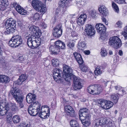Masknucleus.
<instances>
[{"instance_id": "49530a36", "label": "nucleus", "mask_w": 127, "mask_h": 127, "mask_svg": "<svg viewBox=\"0 0 127 127\" xmlns=\"http://www.w3.org/2000/svg\"><path fill=\"white\" fill-rule=\"evenodd\" d=\"M73 109L72 108L70 105L66 106L64 107V110L65 113L66 112H67L68 111H69L70 110H71Z\"/></svg>"}, {"instance_id": "aec40b11", "label": "nucleus", "mask_w": 127, "mask_h": 127, "mask_svg": "<svg viewBox=\"0 0 127 127\" xmlns=\"http://www.w3.org/2000/svg\"><path fill=\"white\" fill-rule=\"evenodd\" d=\"M87 16L85 14H82L78 18L77 21V24L79 26L83 25L86 21Z\"/></svg>"}, {"instance_id": "864d4df0", "label": "nucleus", "mask_w": 127, "mask_h": 127, "mask_svg": "<svg viewBox=\"0 0 127 127\" xmlns=\"http://www.w3.org/2000/svg\"><path fill=\"white\" fill-rule=\"evenodd\" d=\"M13 5L16 10H17V8H19L20 6L16 2H14L13 4Z\"/></svg>"}, {"instance_id": "0e129e2a", "label": "nucleus", "mask_w": 127, "mask_h": 127, "mask_svg": "<svg viewBox=\"0 0 127 127\" xmlns=\"http://www.w3.org/2000/svg\"><path fill=\"white\" fill-rule=\"evenodd\" d=\"M118 53L119 55L121 56H122L123 55V52L121 50H120L119 51Z\"/></svg>"}, {"instance_id": "603ef678", "label": "nucleus", "mask_w": 127, "mask_h": 127, "mask_svg": "<svg viewBox=\"0 0 127 127\" xmlns=\"http://www.w3.org/2000/svg\"><path fill=\"white\" fill-rule=\"evenodd\" d=\"M125 31H124L122 32V34L124 37V39L126 40L127 39V33Z\"/></svg>"}, {"instance_id": "9d476101", "label": "nucleus", "mask_w": 127, "mask_h": 127, "mask_svg": "<svg viewBox=\"0 0 127 127\" xmlns=\"http://www.w3.org/2000/svg\"><path fill=\"white\" fill-rule=\"evenodd\" d=\"M72 77L73 83L72 86L73 89L75 90L81 89L83 87L82 84L81 83V79L74 75Z\"/></svg>"}, {"instance_id": "b1692460", "label": "nucleus", "mask_w": 127, "mask_h": 127, "mask_svg": "<svg viewBox=\"0 0 127 127\" xmlns=\"http://www.w3.org/2000/svg\"><path fill=\"white\" fill-rule=\"evenodd\" d=\"M73 55L76 61L79 64L81 65L83 63V61L81 55L76 52L73 53Z\"/></svg>"}, {"instance_id": "c85d7f7f", "label": "nucleus", "mask_w": 127, "mask_h": 127, "mask_svg": "<svg viewBox=\"0 0 127 127\" xmlns=\"http://www.w3.org/2000/svg\"><path fill=\"white\" fill-rule=\"evenodd\" d=\"M16 11L20 14L23 15L26 14L27 11L20 6L19 8H17Z\"/></svg>"}, {"instance_id": "ea45409f", "label": "nucleus", "mask_w": 127, "mask_h": 127, "mask_svg": "<svg viewBox=\"0 0 127 127\" xmlns=\"http://www.w3.org/2000/svg\"><path fill=\"white\" fill-rule=\"evenodd\" d=\"M66 112V113L68 116L71 117H73L75 115V112L73 109Z\"/></svg>"}, {"instance_id": "2f4dec72", "label": "nucleus", "mask_w": 127, "mask_h": 127, "mask_svg": "<svg viewBox=\"0 0 127 127\" xmlns=\"http://www.w3.org/2000/svg\"><path fill=\"white\" fill-rule=\"evenodd\" d=\"M11 105V110L13 113H15L18 111V108L16 106L15 103H12Z\"/></svg>"}, {"instance_id": "c9c22d12", "label": "nucleus", "mask_w": 127, "mask_h": 127, "mask_svg": "<svg viewBox=\"0 0 127 127\" xmlns=\"http://www.w3.org/2000/svg\"><path fill=\"white\" fill-rule=\"evenodd\" d=\"M110 98L115 103H116L118 102L119 97L117 95H111Z\"/></svg>"}, {"instance_id": "9b49d317", "label": "nucleus", "mask_w": 127, "mask_h": 127, "mask_svg": "<svg viewBox=\"0 0 127 127\" xmlns=\"http://www.w3.org/2000/svg\"><path fill=\"white\" fill-rule=\"evenodd\" d=\"M65 47V45L64 42L60 40H58L55 42L54 47L55 50H52V53L54 54H57L60 52V49H64Z\"/></svg>"}, {"instance_id": "4c0bfd02", "label": "nucleus", "mask_w": 127, "mask_h": 127, "mask_svg": "<svg viewBox=\"0 0 127 127\" xmlns=\"http://www.w3.org/2000/svg\"><path fill=\"white\" fill-rule=\"evenodd\" d=\"M75 41L74 40L70 41L67 43V47L70 49H73L74 46Z\"/></svg>"}, {"instance_id": "4468645a", "label": "nucleus", "mask_w": 127, "mask_h": 127, "mask_svg": "<svg viewBox=\"0 0 127 127\" xmlns=\"http://www.w3.org/2000/svg\"><path fill=\"white\" fill-rule=\"evenodd\" d=\"M108 123L106 118H99L95 120L93 123V127H98Z\"/></svg>"}, {"instance_id": "0eeeda50", "label": "nucleus", "mask_w": 127, "mask_h": 127, "mask_svg": "<svg viewBox=\"0 0 127 127\" xmlns=\"http://www.w3.org/2000/svg\"><path fill=\"white\" fill-rule=\"evenodd\" d=\"M41 106L40 103L37 102L34 104H31L28 109L29 113L31 115L35 116L38 114L40 110Z\"/></svg>"}, {"instance_id": "a18cd8bd", "label": "nucleus", "mask_w": 127, "mask_h": 127, "mask_svg": "<svg viewBox=\"0 0 127 127\" xmlns=\"http://www.w3.org/2000/svg\"><path fill=\"white\" fill-rule=\"evenodd\" d=\"M100 54L101 56L103 57H104L107 55V52L105 50L102 49L100 52Z\"/></svg>"}, {"instance_id": "69168bd1", "label": "nucleus", "mask_w": 127, "mask_h": 127, "mask_svg": "<svg viewBox=\"0 0 127 127\" xmlns=\"http://www.w3.org/2000/svg\"><path fill=\"white\" fill-rule=\"evenodd\" d=\"M12 118V117H9L8 116V115H7V121H10V120H11Z\"/></svg>"}, {"instance_id": "6ab92c4d", "label": "nucleus", "mask_w": 127, "mask_h": 127, "mask_svg": "<svg viewBox=\"0 0 127 127\" xmlns=\"http://www.w3.org/2000/svg\"><path fill=\"white\" fill-rule=\"evenodd\" d=\"M79 116L80 118L90 116L89 114V110L88 109L86 108L80 109L79 111Z\"/></svg>"}, {"instance_id": "a211bd4d", "label": "nucleus", "mask_w": 127, "mask_h": 127, "mask_svg": "<svg viewBox=\"0 0 127 127\" xmlns=\"http://www.w3.org/2000/svg\"><path fill=\"white\" fill-rule=\"evenodd\" d=\"M36 96L35 94L32 93L28 94L26 96V100L27 102L29 103L34 104L38 102L36 101Z\"/></svg>"}, {"instance_id": "423d86ee", "label": "nucleus", "mask_w": 127, "mask_h": 127, "mask_svg": "<svg viewBox=\"0 0 127 127\" xmlns=\"http://www.w3.org/2000/svg\"><path fill=\"white\" fill-rule=\"evenodd\" d=\"M22 40L20 35H16L12 36L9 41L8 44L10 46L16 47L22 44Z\"/></svg>"}, {"instance_id": "473e14b6", "label": "nucleus", "mask_w": 127, "mask_h": 127, "mask_svg": "<svg viewBox=\"0 0 127 127\" xmlns=\"http://www.w3.org/2000/svg\"><path fill=\"white\" fill-rule=\"evenodd\" d=\"M40 111L47 112V113L50 114V109L49 107L47 105L42 106L41 107Z\"/></svg>"}, {"instance_id": "2eb2a0df", "label": "nucleus", "mask_w": 127, "mask_h": 127, "mask_svg": "<svg viewBox=\"0 0 127 127\" xmlns=\"http://www.w3.org/2000/svg\"><path fill=\"white\" fill-rule=\"evenodd\" d=\"M84 31L86 34L90 36L94 35L95 32L94 27L91 24H89L86 25Z\"/></svg>"}, {"instance_id": "7ed1b4c3", "label": "nucleus", "mask_w": 127, "mask_h": 127, "mask_svg": "<svg viewBox=\"0 0 127 127\" xmlns=\"http://www.w3.org/2000/svg\"><path fill=\"white\" fill-rule=\"evenodd\" d=\"M5 25L6 30L4 33L5 35L13 33L15 31L16 28L15 21L12 18H9L6 21Z\"/></svg>"}, {"instance_id": "338daca9", "label": "nucleus", "mask_w": 127, "mask_h": 127, "mask_svg": "<svg viewBox=\"0 0 127 127\" xmlns=\"http://www.w3.org/2000/svg\"><path fill=\"white\" fill-rule=\"evenodd\" d=\"M19 60L22 61L23 60V58L22 56H20L19 57Z\"/></svg>"}, {"instance_id": "4d7b16f0", "label": "nucleus", "mask_w": 127, "mask_h": 127, "mask_svg": "<svg viewBox=\"0 0 127 127\" xmlns=\"http://www.w3.org/2000/svg\"><path fill=\"white\" fill-rule=\"evenodd\" d=\"M96 14V12L95 11H92L91 13V15L93 17H94Z\"/></svg>"}, {"instance_id": "5fc2aeb1", "label": "nucleus", "mask_w": 127, "mask_h": 127, "mask_svg": "<svg viewBox=\"0 0 127 127\" xmlns=\"http://www.w3.org/2000/svg\"><path fill=\"white\" fill-rule=\"evenodd\" d=\"M71 36L73 37H77L78 36V34L76 32L73 31L71 32Z\"/></svg>"}, {"instance_id": "7c9ffc66", "label": "nucleus", "mask_w": 127, "mask_h": 127, "mask_svg": "<svg viewBox=\"0 0 127 127\" xmlns=\"http://www.w3.org/2000/svg\"><path fill=\"white\" fill-rule=\"evenodd\" d=\"M61 9L60 7H58L57 9L55 11V21L57 18L60 16V13H61Z\"/></svg>"}, {"instance_id": "20e7f679", "label": "nucleus", "mask_w": 127, "mask_h": 127, "mask_svg": "<svg viewBox=\"0 0 127 127\" xmlns=\"http://www.w3.org/2000/svg\"><path fill=\"white\" fill-rule=\"evenodd\" d=\"M31 5L33 8L38 12L43 14L46 11V8L44 5L40 1L33 0L31 2Z\"/></svg>"}, {"instance_id": "1a4fd4ad", "label": "nucleus", "mask_w": 127, "mask_h": 127, "mask_svg": "<svg viewBox=\"0 0 127 127\" xmlns=\"http://www.w3.org/2000/svg\"><path fill=\"white\" fill-rule=\"evenodd\" d=\"M102 91L101 87L96 85H91L87 88V92L90 94L93 95L99 94Z\"/></svg>"}, {"instance_id": "ddd939ff", "label": "nucleus", "mask_w": 127, "mask_h": 127, "mask_svg": "<svg viewBox=\"0 0 127 127\" xmlns=\"http://www.w3.org/2000/svg\"><path fill=\"white\" fill-rule=\"evenodd\" d=\"M98 103L100 105L101 108L105 109H108L111 107L113 105V103L110 101L105 99H101Z\"/></svg>"}, {"instance_id": "f257e3e1", "label": "nucleus", "mask_w": 127, "mask_h": 127, "mask_svg": "<svg viewBox=\"0 0 127 127\" xmlns=\"http://www.w3.org/2000/svg\"><path fill=\"white\" fill-rule=\"evenodd\" d=\"M29 32L31 35L28 37L27 43L28 46L32 48H37L40 44V37L41 33L38 27L34 26L29 27Z\"/></svg>"}, {"instance_id": "c756f323", "label": "nucleus", "mask_w": 127, "mask_h": 127, "mask_svg": "<svg viewBox=\"0 0 127 127\" xmlns=\"http://www.w3.org/2000/svg\"><path fill=\"white\" fill-rule=\"evenodd\" d=\"M9 107L2 108H0V115L1 116L5 115L8 112L9 110Z\"/></svg>"}, {"instance_id": "3c124183", "label": "nucleus", "mask_w": 127, "mask_h": 127, "mask_svg": "<svg viewBox=\"0 0 127 127\" xmlns=\"http://www.w3.org/2000/svg\"><path fill=\"white\" fill-rule=\"evenodd\" d=\"M122 22L120 21H119L116 23L115 25V26L116 27L121 28L122 27Z\"/></svg>"}, {"instance_id": "6e6d98bb", "label": "nucleus", "mask_w": 127, "mask_h": 127, "mask_svg": "<svg viewBox=\"0 0 127 127\" xmlns=\"http://www.w3.org/2000/svg\"><path fill=\"white\" fill-rule=\"evenodd\" d=\"M41 25L43 29H45L47 27V25L44 23H42L41 24Z\"/></svg>"}, {"instance_id": "e433bc0d", "label": "nucleus", "mask_w": 127, "mask_h": 127, "mask_svg": "<svg viewBox=\"0 0 127 127\" xmlns=\"http://www.w3.org/2000/svg\"><path fill=\"white\" fill-rule=\"evenodd\" d=\"M70 124L71 127H78V124L75 120H72L70 122Z\"/></svg>"}, {"instance_id": "412c9836", "label": "nucleus", "mask_w": 127, "mask_h": 127, "mask_svg": "<svg viewBox=\"0 0 127 127\" xmlns=\"http://www.w3.org/2000/svg\"><path fill=\"white\" fill-rule=\"evenodd\" d=\"M69 3V0H60L59 4L61 7L63 6V10L65 11L66 10V7L68 6V4Z\"/></svg>"}, {"instance_id": "a19ab883", "label": "nucleus", "mask_w": 127, "mask_h": 127, "mask_svg": "<svg viewBox=\"0 0 127 127\" xmlns=\"http://www.w3.org/2000/svg\"><path fill=\"white\" fill-rule=\"evenodd\" d=\"M102 71L101 70L100 67L97 66L95 68V73L96 75H98L102 73Z\"/></svg>"}, {"instance_id": "72a5a7b5", "label": "nucleus", "mask_w": 127, "mask_h": 127, "mask_svg": "<svg viewBox=\"0 0 127 127\" xmlns=\"http://www.w3.org/2000/svg\"><path fill=\"white\" fill-rule=\"evenodd\" d=\"M78 48L80 49H82L86 47V44L84 41L78 43Z\"/></svg>"}, {"instance_id": "393cba45", "label": "nucleus", "mask_w": 127, "mask_h": 127, "mask_svg": "<svg viewBox=\"0 0 127 127\" xmlns=\"http://www.w3.org/2000/svg\"><path fill=\"white\" fill-rule=\"evenodd\" d=\"M90 116L86 117L81 118L80 119L81 120L83 124L85 126L87 127L89 126L91 124Z\"/></svg>"}, {"instance_id": "58836bf2", "label": "nucleus", "mask_w": 127, "mask_h": 127, "mask_svg": "<svg viewBox=\"0 0 127 127\" xmlns=\"http://www.w3.org/2000/svg\"><path fill=\"white\" fill-rule=\"evenodd\" d=\"M112 7L114 8L115 12L118 13L119 12V9L117 4L114 2L112 1Z\"/></svg>"}, {"instance_id": "dca6fc26", "label": "nucleus", "mask_w": 127, "mask_h": 127, "mask_svg": "<svg viewBox=\"0 0 127 127\" xmlns=\"http://www.w3.org/2000/svg\"><path fill=\"white\" fill-rule=\"evenodd\" d=\"M27 79V77L26 75L23 74H22L19 77V78L17 81L16 82H15L13 83V86L11 89H13L14 90H16L17 89H19L16 88L17 85H21L24 81H25Z\"/></svg>"}, {"instance_id": "f3484780", "label": "nucleus", "mask_w": 127, "mask_h": 127, "mask_svg": "<svg viewBox=\"0 0 127 127\" xmlns=\"http://www.w3.org/2000/svg\"><path fill=\"white\" fill-rule=\"evenodd\" d=\"M62 27V25L59 24L53 28V34L55 37H58L62 34V30L61 29Z\"/></svg>"}, {"instance_id": "4be33fe9", "label": "nucleus", "mask_w": 127, "mask_h": 127, "mask_svg": "<svg viewBox=\"0 0 127 127\" xmlns=\"http://www.w3.org/2000/svg\"><path fill=\"white\" fill-rule=\"evenodd\" d=\"M95 27L97 32L99 33H103L106 30L104 25L101 23L97 24L95 25Z\"/></svg>"}, {"instance_id": "6e6552de", "label": "nucleus", "mask_w": 127, "mask_h": 127, "mask_svg": "<svg viewBox=\"0 0 127 127\" xmlns=\"http://www.w3.org/2000/svg\"><path fill=\"white\" fill-rule=\"evenodd\" d=\"M109 45L111 46L116 49L120 47L122 45L120 39L117 36L110 37L109 42Z\"/></svg>"}, {"instance_id": "cd10ccee", "label": "nucleus", "mask_w": 127, "mask_h": 127, "mask_svg": "<svg viewBox=\"0 0 127 127\" xmlns=\"http://www.w3.org/2000/svg\"><path fill=\"white\" fill-rule=\"evenodd\" d=\"M49 113L40 111L38 115L40 118L45 119L49 117Z\"/></svg>"}, {"instance_id": "bf43d9fd", "label": "nucleus", "mask_w": 127, "mask_h": 127, "mask_svg": "<svg viewBox=\"0 0 127 127\" xmlns=\"http://www.w3.org/2000/svg\"><path fill=\"white\" fill-rule=\"evenodd\" d=\"M115 88L116 90H119L122 88V87L119 86H115Z\"/></svg>"}, {"instance_id": "774afa93", "label": "nucleus", "mask_w": 127, "mask_h": 127, "mask_svg": "<svg viewBox=\"0 0 127 127\" xmlns=\"http://www.w3.org/2000/svg\"><path fill=\"white\" fill-rule=\"evenodd\" d=\"M124 31L127 32V26L125 27L124 28Z\"/></svg>"}, {"instance_id": "c03bdc74", "label": "nucleus", "mask_w": 127, "mask_h": 127, "mask_svg": "<svg viewBox=\"0 0 127 127\" xmlns=\"http://www.w3.org/2000/svg\"><path fill=\"white\" fill-rule=\"evenodd\" d=\"M1 101H0V108H2L9 107L6 104L5 102H2Z\"/></svg>"}, {"instance_id": "39448f33", "label": "nucleus", "mask_w": 127, "mask_h": 127, "mask_svg": "<svg viewBox=\"0 0 127 127\" xmlns=\"http://www.w3.org/2000/svg\"><path fill=\"white\" fill-rule=\"evenodd\" d=\"M63 78L65 80L69 82L71 80V76H73L72 73L73 70L70 66L64 65L63 66Z\"/></svg>"}, {"instance_id": "bb28decb", "label": "nucleus", "mask_w": 127, "mask_h": 127, "mask_svg": "<svg viewBox=\"0 0 127 127\" xmlns=\"http://www.w3.org/2000/svg\"><path fill=\"white\" fill-rule=\"evenodd\" d=\"M10 81L9 78L4 75H0V82L8 83Z\"/></svg>"}, {"instance_id": "f704fd0d", "label": "nucleus", "mask_w": 127, "mask_h": 127, "mask_svg": "<svg viewBox=\"0 0 127 127\" xmlns=\"http://www.w3.org/2000/svg\"><path fill=\"white\" fill-rule=\"evenodd\" d=\"M20 118L18 115H14L12 118V120L15 123H17L19 122L20 120Z\"/></svg>"}, {"instance_id": "f8f14e48", "label": "nucleus", "mask_w": 127, "mask_h": 127, "mask_svg": "<svg viewBox=\"0 0 127 127\" xmlns=\"http://www.w3.org/2000/svg\"><path fill=\"white\" fill-rule=\"evenodd\" d=\"M62 72V70L59 68H56L54 69L53 77L55 80L58 83H61L63 82L61 75Z\"/></svg>"}, {"instance_id": "37998d69", "label": "nucleus", "mask_w": 127, "mask_h": 127, "mask_svg": "<svg viewBox=\"0 0 127 127\" xmlns=\"http://www.w3.org/2000/svg\"><path fill=\"white\" fill-rule=\"evenodd\" d=\"M80 68L83 72H86L88 70L87 66L86 65H81L80 66Z\"/></svg>"}, {"instance_id": "09e8293b", "label": "nucleus", "mask_w": 127, "mask_h": 127, "mask_svg": "<svg viewBox=\"0 0 127 127\" xmlns=\"http://www.w3.org/2000/svg\"><path fill=\"white\" fill-rule=\"evenodd\" d=\"M20 127H30V125L29 124L23 122L20 123Z\"/></svg>"}, {"instance_id": "5701e85b", "label": "nucleus", "mask_w": 127, "mask_h": 127, "mask_svg": "<svg viewBox=\"0 0 127 127\" xmlns=\"http://www.w3.org/2000/svg\"><path fill=\"white\" fill-rule=\"evenodd\" d=\"M98 10L102 17L106 16L108 14L107 10L104 5L101 6L99 7Z\"/></svg>"}, {"instance_id": "052dcab7", "label": "nucleus", "mask_w": 127, "mask_h": 127, "mask_svg": "<svg viewBox=\"0 0 127 127\" xmlns=\"http://www.w3.org/2000/svg\"><path fill=\"white\" fill-rule=\"evenodd\" d=\"M102 21L103 22H104L105 24L106 25H107L108 24V23L107 22L106 20V19L104 17H103L102 18Z\"/></svg>"}, {"instance_id": "680f3d73", "label": "nucleus", "mask_w": 127, "mask_h": 127, "mask_svg": "<svg viewBox=\"0 0 127 127\" xmlns=\"http://www.w3.org/2000/svg\"><path fill=\"white\" fill-rule=\"evenodd\" d=\"M84 53L86 55H88L90 53V51L89 50L84 51Z\"/></svg>"}, {"instance_id": "e2e57ef3", "label": "nucleus", "mask_w": 127, "mask_h": 127, "mask_svg": "<svg viewBox=\"0 0 127 127\" xmlns=\"http://www.w3.org/2000/svg\"><path fill=\"white\" fill-rule=\"evenodd\" d=\"M9 110H8V112H7V113H6V114L7 115H7H8V116L9 117H12V114L11 113H10L9 112Z\"/></svg>"}, {"instance_id": "79ce46f5", "label": "nucleus", "mask_w": 127, "mask_h": 127, "mask_svg": "<svg viewBox=\"0 0 127 127\" xmlns=\"http://www.w3.org/2000/svg\"><path fill=\"white\" fill-rule=\"evenodd\" d=\"M52 62L53 65L54 67L58 66L59 64V61L56 59H53L52 60Z\"/></svg>"}, {"instance_id": "13d9d810", "label": "nucleus", "mask_w": 127, "mask_h": 127, "mask_svg": "<svg viewBox=\"0 0 127 127\" xmlns=\"http://www.w3.org/2000/svg\"><path fill=\"white\" fill-rule=\"evenodd\" d=\"M76 4L77 5V6L80 7H81L82 6L81 3L80 2H79V3L78 1H76Z\"/></svg>"}, {"instance_id": "8fccbe9b", "label": "nucleus", "mask_w": 127, "mask_h": 127, "mask_svg": "<svg viewBox=\"0 0 127 127\" xmlns=\"http://www.w3.org/2000/svg\"><path fill=\"white\" fill-rule=\"evenodd\" d=\"M115 2L119 4L126 3L125 0H114Z\"/></svg>"}, {"instance_id": "f03ea898", "label": "nucleus", "mask_w": 127, "mask_h": 127, "mask_svg": "<svg viewBox=\"0 0 127 127\" xmlns=\"http://www.w3.org/2000/svg\"><path fill=\"white\" fill-rule=\"evenodd\" d=\"M10 93L16 101L19 104L20 107V108L23 107L24 105L22 103L23 98L22 95V91L19 89L14 90L11 89Z\"/></svg>"}, {"instance_id": "de8ad7c7", "label": "nucleus", "mask_w": 127, "mask_h": 127, "mask_svg": "<svg viewBox=\"0 0 127 127\" xmlns=\"http://www.w3.org/2000/svg\"><path fill=\"white\" fill-rule=\"evenodd\" d=\"M40 16L39 13H36L33 15V18L34 20H38Z\"/></svg>"}, {"instance_id": "a878e982", "label": "nucleus", "mask_w": 127, "mask_h": 127, "mask_svg": "<svg viewBox=\"0 0 127 127\" xmlns=\"http://www.w3.org/2000/svg\"><path fill=\"white\" fill-rule=\"evenodd\" d=\"M4 0L3 1H2L1 0H0V9L2 11L5 9L8 4L7 0Z\"/></svg>"}]
</instances>
